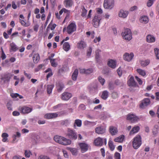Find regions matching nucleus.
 I'll use <instances>...</instances> for the list:
<instances>
[{
  "label": "nucleus",
  "mask_w": 159,
  "mask_h": 159,
  "mask_svg": "<svg viewBox=\"0 0 159 159\" xmlns=\"http://www.w3.org/2000/svg\"><path fill=\"white\" fill-rule=\"evenodd\" d=\"M117 73L119 76H120L122 74V71L121 67H119L117 70Z\"/></svg>",
  "instance_id": "58"
},
{
  "label": "nucleus",
  "mask_w": 159,
  "mask_h": 159,
  "mask_svg": "<svg viewBox=\"0 0 159 159\" xmlns=\"http://www.w3.org/2000/svg\"><path fill=\"white\" fill-rule=\"evenodd\" d=\"M108 92L107 90H105L102 92L101 97L102 99L106 100L108 98Z\"/></svg>",
  "instance_id": "35"
},
{
  "label": "nucleus",
  "mask_w": 159,
  "mask_h": 159,
  "mask_svg": "<svg viewBox=\"0 0 159 159\" xmlns=\"http://www.w3.org/2000/svg\"><path fill=\"white\" fill-rule=\"evenodd\" d=\"M19 17L21 19H19V22L22 26L24 27H28L30 25V23L29 21L26 22L24 20L25 17L23 15H20Z\"/></svg>",
  "instance_id": "11"
},
{
  "label": "nucleus",
  "mask_w": 159,
  "mask_h": 159,
  "mask_svg": "<svg viewBox=\"0 0 159 159\" xmlns=\"http://www.w3.org/2000/svg\"><path fill=\"white\" fill-rule=\"evenodd\" d=\"M154 51L157 58L159 59V49L156 48L154 49Z\"/></svg>",
  "instance_id": "48"
},
{
  "label": "nucleus",
  "mask_w": 159,
  "mask_h": 159,
  "mask_svg": "<svg viewBox=\"0 0 159 159\" xmlns=\"http://www.w3.org/2000/svg\"><path fill=\"white\" fill-rule=\"evenodd\" d=\"M100 52L101 50H98L96 52L95 58L98 61L99 60L100 58L99 52Z\"/></svg>",
  "instance_id": "51"
},
{
  "label": "nucleus",
  "mask_w": 159,
  "mask_h": 159,
  "mask_svg": "<svg viewBox=\"0 0 159 159\" xmlns=\"http://www.w3.org/2000/svg\"><path fill=\"white\" fill-rule=\"evenodd\" d=\"M114 0H104L103 7L105 9H111L114 7Z\"/></svg>",
  "instance_id": "8"
},
{
  "label": "nucleus",
  "mask_w": 159,
  "mask_h": 159,
  "mask_svg": "<svg viewBox=\"0 0 159 159\" xmlns=\"http://www.w3.org/2000/svg\"><path fill=\"white\" fill-rule=\"evenodd\" d=\"M66 135L69 138L72 140H76L77 138L76 132L75 130L70 128H68Z\"/></svg>",
  "instance_id": "4"
},
{
  "label": "nucleus",
  "mask_w": 159,
  "mask_h": 159,
  "mask_svg": "<svg viewBox=\"0 0 159 159\" xmlns=\"http://www.w3.org/2000/svg\"><path fill=\"white\" fill-rule=\"evenodd\" d=\"M107 65L109 67L113 69H114L116 67V61L110 59L108 62Z\"/></svg>",
  "instance_id": "21"
},
{
  "label": "nucleus",
  "mask_w": 159,
  "mask_h": 159,
  "mask_svg": "<svg viewBox=\"0 0 159 159\" xmlns=\"http://www.w3.org/2000/svg\"><path fill=\"white\" fill-rule=\"evenodd\" d=\"M64 87V85L61 83H58L57 85V91L58 92H61Z\"/></svg>",
  "instance_id": "33"
},
{
  "label": "nucleus",
  "mask_w": 159,
  "mask_h": 159,
  "mask_svg": "<svg viewBox=\"0 0 159 159\" xmlns=\"http://www.w3.org/2000/svg\"><path fill=\"white\" fill-rule=\"evenodd\" d=\"M109 131L111 135H115L118 132L117 129L116 127L111 126L109 128Z\"/></svg>",
  "instance_id": "23"
},
{
  "label": "nucleus",
  "mask_w": 159,
  "mask_h": 159,
  "mask_svg": "<svg viewBox=\"0 0 159 159\" xmlns=\"http://www.w3.org/2000/svg\"><path fill=\"white\" fill-rule=\"evenodd\" d=\"M78 74V70L77 69H75L72 75L71 78L73 80H76Z\"/></svg>",
  "instance_id": "28"
},
{
  "label": "nucleus",
  "mask_w": 159,
  "mask_h": 159,
  "mask_svg": "<svg viewBox=\"0 0 159 159\" xmlns=\"http://www.w3.org/2000/svg\"><path fill=\"white\" fill-rule=\"evenodd\" d=\"M114 158L115 159H120V154L119 152H116L114 154Z\"/></svg>",
  "instance_id": "52"
},
{
  "label": "nucleus",
  "mask_w": 159,
  "mask_h": 159,
  "mask_svg": "<svg viewBox=\"0 0 159 159\" xmlns=\"http://www.w3.org/2000/svg\"><path fill=\"white\" fill-rule=\"evenodd\" d=\"M124 138V136L123 135H121L115 139L114 141L115 142H116L122 143L123 142Z\"/></svg>",
  "instance_id": "26"
},
{
  "label": "nucleus",
  "mask_w": 159,
  "mask_h": 159,
  "mask_svg": "<svg viewBox=\"0 0 159 159\" xmlns=\"http://www.w3.org/2000/svg\"><path fill=\"white\" fill-rule=\"evenodd\" d=\"M86 108L85 105L83 104H80L79 107V109L80 110H84Z\"/></svg>",
  "instance_id": "55"
},
{
  "label": "nucleus",
  "mask_w": 159,
  "mask_h": 159,
  "mask_svg": "<svg viewBox=\"0 0 159 159\" xmlns=\"http://www.w3.org/2000/svg\"><path fill=\"white\" fill-rule=\"evenodd\" d=\"M68 149L71 152L73 155H76L77 154V149L74 148H68Z\"/></svg>",
  "instance_id": "39"
},
{
  "label": "nucleus",
  "mask_w": 159,
  "mask_h": 159,
  "mask_svg": "<svg viewBox=\"0 0 159 159\" xmlns=\"http://www.w3.org/2000/svg\"><path fill=\"white\" fill-rule=\"evenodd\" d=\"M150 103V100L148 98H145L140 104V107L142 108H144L145 107L149 105Z\"/></svg>",
  "instance_id": "13"
},
{
  "label": "nucleus",
  "mask_w": 159,
  "mask_h": 159,
  "mask_svg": "<svg viewBox=\"0 0 159 159\" xmlns=\"http://www.w3.org/2000/svg\"><path fill=\"white\" fill-rule=\"evenodd\" d=\"M128 14V11L121 9L118 15L120 17L124 18L127 17Z\"/></svg>",
  "instance_id": "20"
},
{
  "label": "nucleus",
  "mask_w": 159,
  "mask_h": 159,
  "mask_svg": "<svg viewBox=\"0 0 159 159\" xmlns=\"http://www.w3.org/2000/svg\"><path fill=\"white\" fill-rule=\"evenodd\" d=\"M135 77L136 80L138 82L139 84V85H142L143 84V81L140 78H139L137 76H136Z\"/></svg>",
  "instance_id": "53"
},
{
  "label": "nucleus",
  "mask_w": 159,
  "mask_h": 159,
  "mask_svg": "<svg viewBox=\"0 0 159 159\" xmlns=\"http://www.w3.org/2000/svg\"><path fill=\"white\" fill-rule=\"evenodd\" d=\"M78 48L80 49L84 48L86 46L85 43L83 41H80V43H78Z\"/></svg>",
  "instance_id": "41"
},
{
  "label": "nucleus",
  "mask_w": 159,
  "mask_h": 159,
  "mask_svg": "<svg viewBox=\"0 0 159 159\" xmlns=\"http://www.w3.org/2000/svg\"><path fill=\"white\" fill-rule=\"evenodd\" d=\"M108 145L111 151H113L114 150L115 148V146L112 141L111 140L109 141L108 142Z\"/></svg>",
  "instance_id": "43"
},
{
  "label": "nucleus",
  "mask_w": 159,
  "mask_h": 159,
  "mask_svg": "<svg viewBox=\"0 0 159 159\" xmlns=\"http://www.w3.org/2000/svg\"><path fill=\"white\" fill-rule=\"evenodd\" d=\"M58 116V114L55 113H49L46 114L44 115V118L47 119H50L56 118Z\"/></svg>",
  "instance_id": "18"
},
{
  "label": "nucleus",
  "mask_w": 159,
  "mask_h": 159,
  "mask_svg": "<svg viewBox=\"0 0 159 159\" xmlns=\"http://www.w3.org/2000/svg\"><path fill=\"white\" fill-rule=\"evenodd\" d=\"M121 35L124 39L128 41L131 40L132 38V32L129 29H125L122 32Z\"/></svg>",
  "instance_id": "3"
},
{
  "label": "nucleus",
  "mask_w": 159,
  "mask_h": 159,
  "mask_svg": "<svg viewBox=\"0 0 159 159\" xmlns=\"http://www.w3.org/2000/svg\"><path fill=\"white\" fill-rule=\"evenodd\" d=\"M92 52V48L91 47H90L89 48V49L88 50L87 53V55L88 56H90L91 54V52Z\"/></svg>",
  "instance_id": "57"
},
{
  "label": "nucleus",
  "mask_w": 159,
  "mask_h": 159,
  "mask_svg": "<svg viewBox=\"0 0 159 159\" xmlns=\"http://www.w3.org/2000/svg\"><path fill=\"white\" fill-rule=\"evenodd\" d=\"M25 157L29 158L32 155V154L30 151L26 150L25 151Z\"/></svg>",
  "instance_id": "45"
},
{
  "label": "nucleus",
  "mask_w": 159,
  "mask_h": 159,
  "mask_svg": "<svg viewBox=\"0 0 159 159\" xmlns=\"http://www.w3.org/2000/svg\"><path fill=\"white\" fill-rule=\"evenodd\" d=\"M10 50H11L12 51L15 52L18 49L16 45L14 43H12L10 44Z\"/></svg>",
  "instance_id": "36"
},
{
  "label": "nucleus",
  "mask_w": 159,
  "mask_h": 159,
  "mask_svg": "<svg viewBox=\"0 0 159 159\" xmlns=\"http://www.w3.org/2000/svg\"><path fill=\"white\" fill-rule=\"evenodd\" d=\"M11 78V74L8 72H6L1 75V79L4 83H5L9 81Z\"/></svg>",
  "instance_id": "12"
},
{
  "label": "nucleus",
  "mask_w": 159,
  "mask_h": 159,
  "mask_svg": "<svg viewBox=\"0 0 159 159\" xmlns=\"http://www.w3.org/2000/svg\"><path fill=\"white\" fill-rule=\"evenodd\" d=\"M70 45L68 42H65L63 44V49L66 51H68L70 49Z\"/></svg>",
  "instance_id": "31"
},
{
  "label": "nucleus",
  "mask_w": 159,
  "mask_h": 159,
  "mask_svg": "<svg viewBox=\"0 0 159 159\" xmlns=\"http://www.w3.org/2000/svg\"><path fill=\"white\" fill-rule=\"evenodd\" d=\"M82 125V121L80 119L75 120L74 124V128L75 129L76 125L78 127H80Z\"/></svg>",
  "instance_id": "29"
},
{
  "label": "nucleus",
  "mask_w": 159,
  "mask_h": 159,
  "mask_svg": "<svg viewBox=\"0 0 159 159\" xmlns=\"http://www.w3.org/2000/svg\"><path fill=\"white\" fill-rule=\"evenodd\" d=\"M136 71L140 75L143 77H144L146 75V72L144 70L140 69H137Z\"/></svg>",
  "instance_id": "40"
},
{
  "label": "nucleus",
  "mask_w": 159,
  "mask_h": 159,
  "mask_svg": "<svg viewBox=\"0 0 159 159\" xmlns=\"http://www.w3.org/2000/svg\"><path fill=\"white\" fill-rule=\"evenodd\" d=\"M62 152L63 153L64 157L66 158H68L69 156L66 151L65 150H63L62 151Z\"/></svg>",
  "instance_id": "60"
},
{
  "label": "nucleus",
  "mask_w": 159,
  "mask_h": 159,
  "mask_svg": "<svg viewBox=\"0 0 159 159\" xmlns=\"http://www.w3.org/2000/svg\"><path fill=\"white\" fill-rule=\"evenodd\" d=\"M141 136L139 135H137L133 139L132 141L133 147L135 149H137L141 145Z\"/></svg>",
  "instance_id": "2"
},
{
  "label": "nucleus",
  "mask_w": 159,
  "mask_h": 159,
  "mask_svg": "<svg viewBox=\"0 0 159 159\" xmlns=\"http://www.w3.org/2000/svg\"><path fill=\"white\" fill-rule=\"evenodd\" d=\"M54 140L57 142L64 145H69L71 143V141L65 137L56 135L54 137Z\"/></svg>",
  "instance_id": "1"
},
{
  "label": "nucleus",
  "mask_w": 159,
  "mask_h": 159,
  "mask_svg": "<svg viewBox=\"0 0 159 159\" xmlns=\"http://www.w3.org/2000/svg\"><path fill=\"white\" fill-rule=\"evenodd\" d=\"M19 110L21 113L25 114L30 112L32 110V108L27 106H24L20 107Z\"/></svg>",
  "instance_id": "10"
},
{
  "label": "nucleus",
  "mask_w": 159,
  "mask_h": 159,
  "mask_svg": "<svg viewBox=\"0 0 159 159\" xmlns=\"http://www.w3.org/2000/svg\"><path fill=\"white\" fill-rule=\"evenodd\" d=\"M140 129L139 126H136L133 127L129 133L130 135H132L138 132Z\"/></svg>",
  "instance_id": "27"
},
{
  "label": "nucleus",
  "mask_w": 159,
  "mask_h": 159,
  "mask_svg": "<svg viewBox=\"0 0 159 159\" xmlns=\"http://www.w3.org/2000/svg\"><path fill=\"white\" fill-rule=\"evenodd\" d=\"M93 70L92 69H80V72L81 73L90 74L93 72Z\"/></svg>",
  "instance_id": "24"
},
{
  "label": "nucleus",
  "mask_w": 159,
  "mask_h": 159,
  "mask_svg": "<svg viewBox=\"0 0 159 159\" xmlns=\"http://www.w3.org/2000/svg\"><path fill=\"white\" fill-rule=\"evenodd\" d=\"M1 50L2 51L1 58L2 60H3L6 59V56L2 47L1 48Z\"/></svg>",
  "instance_id": "49"
},
{
  "label": "nucleus",
  "mask_w": 159,
  "mask_h": 159,
  "mask_svg": "<svg viewBox=\"0 0 159 159\" xmlns=\"http://www.w3.org/2000/svg\"><path fill=\"white\" fill-rule=\"evenodd\" d=\"M98 80L102 85L104 84L105 82V80L104 79L102 78L101 76H99L98 77Z\"/></svg>",
  "instance_id": "47"
},
{
  "label": "nucleus",
  "mask_w": 159,
  "mask_h": 159,
  "mask_svg": "<svg viewBox=\"0 0 159 159\" xmlns=\"http://www.w3.org/2000/svg\"><path fill=\"white\" fill-rule=\"evenodd\" d=\"M72 96L71 93L67 92H64L61 95V97L62 100H67Z\"/></svg>",
  "instance_id": "15"
},
{
  "label": "nucleus",
  "mask_w": 159,
  "mask_h": 159,
  "mask_svg": "<svg viewBox=\"0 0 159 159\" xmlns=\"http://www.w3.org/2000/svg\"><path fill=\"white\" fill-rule=\"evenodd\" d=\"M79 145L81 149V152L82 153H84L88 150V146L87 144L85 143H80Z\"/></svg>",
  "instance_id": "16"
},
{
  "label": "nucleus",
  "mask_w": 159,
  "mask_h": 159,
  "mask_svg": "<svg viewBox=\"0 0 159 159\" xmlns=\"http://www.w3.org/2000/svg\"><path fill=\"white\" fill-rule=\"evenodd\" d=\"M146 41L148 43H153L155 41V38L151 35H148L146 37Z\"/></svg>",
  "instance_id": "25"
},
{
  "label": "nucleus",
  "mask_w": 159,
  "mask_h": 159,
  "mask_svg": "<svg viewBox=\"0 0 159 159\" xmlns=\"http://www.w3.org/2000/svg\"><path fill=\"white\" fill-rule=\"evenodd\" d=\"M24 74L25 76L27 77L28 79H30L31 78V75L30 74H29L26 73L25 71L24 72Z\"/></svg>",
  "instance_id": "59"
},
{
  "label": "nucleus",
  "mask_w": 159,
  "mask_h": 159,
  "mask_svg": "<svg viewBox=\"0 0 159 159\" xmlns=\"http://www.w3.org/2000/svg\"><path fill=\"white\" fill-rule=\"evenodd\" d=\"M156 96V100L157 101H159V92H157L155 93Z\"/></svg>",
  "instance_id": "63"
},
{
  "label": "nucleus",
  "mask_w": 159,
  "mask_h": 159,
  "mask_svg": "<svg viewBox=\"0 0 159 159\" xmlns=\"http://www.w3.org/2000/svg\"><path fill=\"white\" fill-rule=\"evenodd\" d=\"M127 84L130 87H135L137 85V83L134 80V78L133 77H131L128 81Z\"/></svg>",
  "instance_id": "17"
},
{
  "label": "nucleus",
  "mask_w": 159,
  "mask_h": 159,
  "mask_svg": "<svg viewBox=\"0 0 159 159\" xmlns=\"http://www.w3.org/2000/svg\"><path fill=\"white\" fill-rule=\"evenodd\" d=\"M154 0H149L147 3V6L148 7H150L153 3Z\"/></svg>",
  "instance_id": "56"
},
{
  "label": "nucleus",
  "mask_w": 159,
  "mask_h": 159,
  "mask_svg": "<svg viewBox=\"0 0 159 159\" xmlns=\"http://www.w3.org/2000/svg\"><path fill=\"white\" fill-rule=\"evenodd\" d=\"M95 132L98 134H102L106 132V129L103 127H96L95 129Z\"/></svg>",
  "instance_id": "19"
},
{
  "label": "nucleus",
  "mask_w": 159,
  "mask_h": 159,
  "mask_svg": "<svg viewBox=\"0 0 159 159\" xmlns=\"http://www.w3.org/2000/svg\"><path fill=\"white\" fill-rule=\"evenodd\" d=\"M19 95V94L17 93H11V96L13 98H16L18 97Z\"/></svg>",
  "instance_id": "61"
},
{
  "label": "nucleus",
  "mask_w": 159,
  "mask_h": 159,
  "mask_svg": "<svg viewBox=\"0 0 159 159\" xmlns=\"http://www.w3.org/2000/svg\"><path fill=\"white\" fill-rule=\"evenodd\" d=\"M63 125H65V126H67L69 125L70 123L68 120H65L62 122Z\"/></svg>",
  "instance_id": "64"
},
{
  "label": "nucleus",
  "mask_w": 159,
  "mask_h": 159,
  "mask_svg": "<svg viewBox=\"0 0 159 159\" xmlns=\"http://www.w3.org/2000/svg\"><path fill=\"white\" fill-rule=\"evenodd\" d=\"M76 29V24L75 22L70 23L67 27V32L69 34H70L75 31Z\"/></svg>",
  "instance_id": "7"
},
{
  "label": "nucleus",
  "mask_w": 159,
  "mask_h": 159,
  "mask_svg": "<svg viewBox=\"0 0 159 159\" xmlns=\"http://www.w3.org/2000/svg\"><path fill=\"white\" fill-rule=\"evenodd\" d=\"M40 58L39 54L38 53L35 54L33 57V62L34 63H37Z\"/></svg>",
  "instance_id": "30"
},
{
  "label": "nucleus",
  "mask_w": 159,
  "mask_h": 159,
  "mask_svg": "<svg viewBox=\"0 0 159 159\" xmlns=\"http://www.w3.org/2000/svg\"><path fill=\"white\" fill-rule=\"evenodd\" d=\"M54 87V85H48L47 87V93L50 94L52 92V90Z\"/></svg>",
  "instance_id": "42"
},
{
  "label": "nucleus",
  "mask_w": 159,
  "mask_h": 159,
  "mask_svg": "<svg viewBox=\"0 0 159 159\" xmlns=\"http://www.w3.org/2000/svg\"><path fill=\"white\" fill-rule=\"evenodd\" d=\"M134 57V55L133 53L131 52L130 54L128 53H125L123 55L124 59L128 61H130Z\"/></svg>",
  "instance_id": "14"
},
{
  "label": "nucleus",
  "mask_w": 159,
  "mask_h": 159,
  "mask_svg": "<svg viewBox=\"0 0 159 159\" xmlns=\"http://www.w3.org/2000/svg\"><path fill=\"white\" fill-rule=\"evenodd\" d=\"M33 142H34L35 143H37L39 142V136L34 135V137L33 138Z\"/></svg>",
  "instance_id": "44"
},
{
  "label": "nucleus",
  "mask_w": 159,
  "mask_h": 159,
  "mask_svg": "<svg viewBox=\"0 0 159 159\" xmlns=\"http://www.w3.org/2000/svg\"><path fill=\"white\" fill-rule=\"evenodd\" d=\"M12 30V29L11 28L9 30L7 31V33L8 34H7L6 32H4L3 33V35L4 38L6 39H7L9 38V37L8 35H10L11 33Z\"/></svg>",
  "instance_id": "37"
},
{
  "label": "nucleus",
  "mask_w": 159,
  "mask_h": 159,
  "mask_svg": "<svg viewBox=\"0 0 159 159\" xmlns=\"http://www.w3.org/2000/svg\"><path fill=\"white\" fill-rule=\"evenodd\" d=\"M81 16L83 17H85L86 16L87 10L85 8L84 6H82L81 7Z\"/></svg>",
  "instance_id": "32"
},
{
  "label": "nucleus",
  "mask_w": 159,
  "mask_h": 159,
  "mask_svg": "<svg viewBox=\"0 0 159 159\" xmlns=\"http://www.w3.org/2000/svg\"><path fill=\"white\" fill-rule=\"evenodd\" d=\"M38 159H50V158L47 156L41 155L39 156Z\"/></svg>",
  "instance_id": "54"
},
{
  "label": "nucleus",
  "mask_w": 159,
  "mask_h": 159,
  "mask_svg": "<svg viewBox=\"0 0 159 159\" xmlns=\"http://www.w3.org/2000/svg\"><path fill=\"white\" fill-rule=\"evenodd\" d=\"M48 25H50V29L52 30H54L56 26V25L55 24L52 25L50 24Z\"/></svg>",
  "instance_id": "62"
},
{
  "label": "nucleus",
  "mask_w": 159,
  "mask_h": 159,
  "mask_svg": "<svg viewBox=\"0 0 159 159\" xmlns=\"http://www.w3.org/2000/svg\"><path fill=\"white\" fill-rule=\"evenodd\" d=\"M149 63L150 60L148 59L141 61L140 62L141 66L143 67H145L147 66Z\"/></svg>",
  "instance_id": "34"
},
{
  "label": "nucleus",
  "mask_w": 159,
  "mask_h": 159,
  "mask_svg": "<svg viewBox=\"0 0 159 159\" xmlns=\"http://www.w3.org/2000/svg\"><path fill=\"white\" fill-rule=\"evenodd\" d=\"M127 119L132 123H135L138 121L139 118L135 115L129 113L127 116Z\"/></svg>",
  "instance_id": "9"
},
{
  "label": "nucleus",
  "mask_w": 159,
  "mask_h": 159,
  "mask_svg": "<svg viewBox=\"0 0 159 159\" xmlns=\"http://www.w3.org/2000/svg\"><path fill=\"white\" fill-rule=\"evenodd\" d=\"M158 126L157 125H155L153 129V133L154 134H156L158 132L157 129Z\"/></svg>",
  "instance_id": "50"
},
{
  "label": "nucleus",
  "mask_w": 159,
  "mask_h": 159,
  "mask_svg": "<svg viewBox=\"0 0 159 159\" xmlns=\"http://www.w3.org/2000/svg\"><path fill=\"white\" fill-rule=\"evenodd\" d=\"M73 3L72 0H65L64 1L63 4L66 7H71Z\"/></svg>",
  "instance_id": "22"
},
{
  "label": "nucleus",
  "mask_w": 159,
  "mask_h": 159,
  "mask_svg": "<svg viewBox=\"0 0 159 159\" xmlns=\"http://www.w3.org/2000/svg\"><path fill=\"white\" fill-rule=\"evenodd\" d=\"M140 21L142 23H147L148 21V17L146 16H142L140 19Z\"/></svg>",
  "instance_id": "38"
},
{
  "label": "nucleus",
  "mask_w": 159,
  "mask_h": 159,
  "mask_svg": "<svg viewBox=\"0 0 159 159\" xmlns=\"http://www.w3.org/2000/svg\"><path fill=\"white\" fill-rule=\"evenodd\" d=\"M104 143L105 145L107 144L106 139H102L98 137L94 141V144L97 146H101Z\"/></svg>",
  "instance_id": "6"
},
{
  "label": "nucleus",
  "mask_w": 159,
  "mask_h": 159,
  "mask_svg": "<svg viewBox=\"0 0 159 159\" xmlns=\"http://www.w3.org/2000/svg\"><path fill=\"white\" fill-rule=\"evenodd\" d=\"M102 18L100 15L97 14H95L92 20V24L94 27L97 28L99 25Z\"/></svg>",
  "instance_id": "5"
},
{
  "label": "nucleus",
  "mask_w": 159,
  "mask_h": 159,
  "mask_svg": "<svg viewBox=\"0 0 159 159\" xmlns=\"http://www.w3.org/2000/svg\"><path fill=\"white\" fill-rule=\"evenodd\" d=\"M55 59H50V62L51 65L54 67H56L57 65V64L55 62Z\"/></svg>",
  "instance_id": "46"
}]
</instances>
